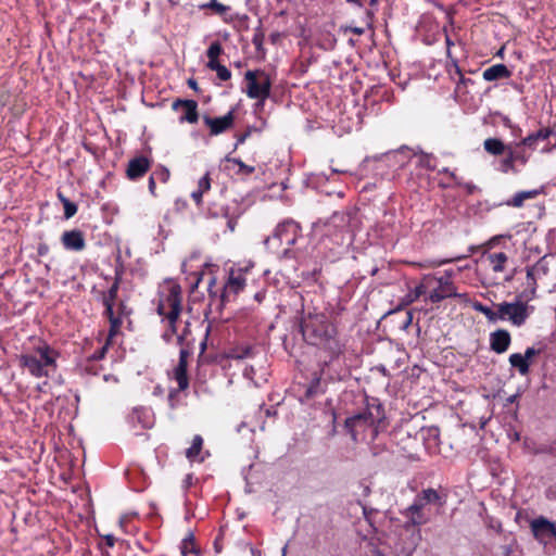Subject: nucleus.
Here are the masks:
<instances>
[{"instance_id":"obj_41","label":"nucleus","mask_w":556,"mask_h":556,"mask_svg":"<svg viewBox=\"0 0 556 556\" xmlns=\"http://www.w3.org/2000/svg\"><path fill=\"white\" fill-rule=\"evenodd\" d=\"M211 188V178H210V174L206 173L203 177H201L199 179V182H198V190H200L201 192H206L207 190H210Z\"/></svg>"},{"instance_id":"obj_1","label":"nucleus","mask_w":556,"mask_h":556,"mask_svg":"<svg viewBox=\"0 0 556 556\" xmlns=\"http://www.w3.org/2000/svg\"><path fill=\"white\" fill-rule=\"evenodd\" d=\"M304 340L323 351L330 362L338 359L345 350L346 341L339 336L337 326L325 314H308L301 324Z\"/></svg>"},{"instance_id":"obj_50","label":"nucleus","mask_w":556,"mask_h":556,"mask_svg":"<svg viewBox=\"0 0 556 556\" xmlns=\"http://www.w3.org/2000/svg\"><path fill=\"white\" fill-rule=\"evenodd\" d=\"M467 257V255H458V256H454V257H451V258H442V260H439L434 263V265L437 266H441V265H445V264H450V263H454L456 261H459V260H463Z\"/></svg>"},{"instance_id":"obj_57","label":"nucleus","mask_w":556,"mask_h":556,"mask_svg":"<svg viewBox=\"0 0 556 556\" xmlns=\"http://www.w3.org/2000/svg\"><path fill=\"white\" fill-rule=\"evenodd\" d=\"M155 178H154V175H151L150 178H149V182H148V187H149V191L152 195H155Z\"/></svg>"},{"instance_id":"obj_9","label":"nucleus","mask_w":556,"mask_h":556,"mask_svg":"<svg viewBox=\"0 0 556 556\" xmlns=\"http://www.w3.org/2000/svg\"><path fill=\"white\" fill-rule=\"evenodd\" d=\"M247 80V96L250 99L260 100L263 105L270 96L271 80L264 71H248L244 74Z\"/></svg>"},{"instance_id":"obj_12","label":"nucleus","mask_w":556,"mask_h":556,"mask_svg":"<svg viewBox=\"0 0 556 556\" xmlns=\"http://www.w3.org/2000/svg\"><path fill=\"white\" fill-rule=\"evenodd\" d=\"M187 367L188 361L179 358L177 366L173 369L172 378L177 382L178 388L170 390L168 393V405L172 409L178 406L177 396L179 393L189 387Z\"/></svg>"},{"instance_id":"obj_53","label":"nucleus","mask_w":556,"mask_h":556,"mask_svg":"<svg viewBox=\"0 0 556 556\" xmlns=\"http://www.w3.org/2000/svg\"><path fill=\"white\" fill-rule=\"evenodd\" d=\"M376 513H377V510H375V509H372V508L368 509V508H367V507H365V506L363 507V514H364V516H365V519L369 522V525H370V526H372V519H371V516H372L374 514H376Z\"/></svg>"},{"instance_id":"obj_38","label":"nucleus","mask_w":556,"mask_h":556,"mask_svg":"<svg viewBox=\"0 0 556 556\" xmlns=\"http://www.w3.org/2000/svg\"><path fill=\"white\" fill-rule=\"evenodd\" d=\"M194 536L192 533H189L181 542V555L186 556L189 552H195L193 546Z\"/></svg>"},{"instance_id":"obj_37","label":"nucleus","mask_w":556,"mask_h":556,"mask_svg":"<svg viewBox=\"0 0 556 556\" xmlns=\"http://www.w3.org/2000/svg\"><path fill=\"white\" fill-rule=\"evenodd\" d=\"M544 260H545V257H542L534 265L528 267L530 270H532L540 278L545 276L548 273V266H547V263Z\"/></svg>"},{"instance_id":"obj_11","label":"nucleus","mask_w":556,"mask_h":556,"mask_svg":"<svg viewBox=\"0 0 556 556\" xmlns=\"http://www.w3.org/2000/svg\"><path fill=\"white\" fill-rule=\"evenodd\" d=\"M498 320H509L514 326H522L529 317L527 305L520 301L498 304Z\"/></svg>"},{"instance_id":"obj_59","label":"nucleus","mask_w":556,"mask_h":556,"mask_svg":"<svg viewBox=\"0 0 556 556\" xmlns=\"http://www.w3.org/2000/svg\"><path fill=\"white\" fill-rule=\"evenodd\" d=\"M191 352L187 348H181L179 351V358L188 361Z\"/></svg>"},{"instance_id":"obj_15","label":"nucleus","mask_w":556,"mask_h":556,"mask_svg":"<svg viewBox=\"0 0 556 556\" xmlns=\"http://www.w3.org/2000/svg\"><path fill=\"white\" fill-rule=\"evenodd\" d=\"M233 121V111H229L227 114L220 117H211L210 115L203 116V122L210 128L211 136H218L223 134L232 126Z\"/></svg>"},{"instance_id":"obj_49","label":"nucleus","mask_w":556,"mask_h":556,"mask_svg":"<svg viewBox=\"0 0 556 556\" xmlns=\"http://www.w3.org/2000/svg\"><path fill=\"white\" fill-rule=\"evenodd\" d=\"M456 276V273L454 269H445L443 275L438 277L437 279L445 280L446 282H453V278Z\"/></svg>"},{"instance_id":"obj_51","label":"nucleus","mask_w":556,"mask_h":556,"mask_svg":"<svg viewBox=\"0 0 556 556\" xmlns=\"http://www.w3.org/2000/svg\"><path fill=\"white\" fill-rule=\"evenodd\" d=\"M251 130H247L243 134L237 136L235 149H237L240 144H243L245 140L250 137Z\"/></svg>"},{"instance_id":"obj_8","label":"nucleus","mask_w":556,"mask_h":556,"mask_svg":"<svg viewBox=\"0 0 556 556\" xmlns=\"http://www.w3.org/2000/svg\"><path fill=\"white\" fill-rule=\"evenodd\" d=\"M350 215L343 212H336L325 225V233L323 244L327 247V242L332 243L337 248H341L351 242L349 235Z\"/></svg>"},{"instance_id":"obj_4","label":"nucleus","mask_w":556,"mask_h":556,"mask_svg":"<svg viewBox=\"0 0 556 556\" xmlns=\"http://www.w3.org/2000/svg\"><path fill=\"white\" fill-rule=\"evenodd\" d=\"M413 148L402 146L399 149L391 150L381 154L366 156L365 163H372V169L381 178L391 179L395 175L412 164Z\"/></svg>"},{"instance_id":"obj_19","label":"nucleus","mask_w":556,"mask_h":556,"mask_svg":"<svg viewBox=\"0 0 556 556\" xmlns=\"http://www.w3.org/2000/svg\"><path fill=\"white\" fill-rule=\"evenodd\" d=\"M150 168V161L148 157L140 155L131 159L128 162L126 176L130 180H137L144 176Z\"/></svg>"},{"instance_id":"obj_62","label":"nucleus","mask_w":556,"mask_h":556,"mask_svg":"<svg viewBox=\"0 0 556 556\" xmlns=\"http://www.w3.org/2000/svg\"><path fill=\"white\" fill-rule=\"evenodd\" d=\"M412 320H413V314L410 312H407V318L404 323V328H407L412 324Z\"/></svg>"},{"instance_id":"obj_16","label":"nucleus","mask_w":556,"mask_h":556,"mask_svg":"<svg viewBox=\"0 0 556 556\" xmlns=\"http://www.w3.org/2000/svg\"><path fill=\"white\" fill-rule=\"evenodd\" d=\"M486 260L489 262V265L491 266L493 273L500 274V273H506L504 276L505 281H510L514 278L515 270L507 271L508 265H509V257L504 252H494L489 253L486 255Z\"/></svg>"},{"instance_id":"obj_36","label":"nucleus","mask_w":556,"mask_h":556,"mask_svg":"<svg viewBox=\"0 0 556 556\" xmlns=\"http://www.w3.org/2000/svg\"><path fill=\"white\" fill-rule=\"evenodd\" d=\"M223 52V47H222V43L219 41H213L208 49L206 50V55H207V63H216L218 62V56L222 54Z\"/></svg>"},{"instance_id":"obj_23","label":"nucleus","mask_w":556,"mask_h":556,"mask_svg":"<svg viewBox=\"0 0 556 556\" xmlns=\"http://www.w3.org/2000/svg\"><path fill=\"white\" fill-rule=\"evenodd\" d=\"M412 164L426 170L435 169V157L432 154L413 149Z\"/></svg>"},{"instance_id":"obj_17","label":"nucleus","mask_w":556,"mask_h":556,"mask_svg":"<svg viewBox=\"0 0 556 556\" xmlns=\"http://www.w3.org/2000/svg\"><path fill=\"white\" fill-rule=\"evenodd\" d=\"M128 421L134 427L139 426L142 429H151L154 426V413L150 407H135L128 415Z\"/></svg>"},{"instance_id":"obj_48","label":"nucleus","mask_w":556,"mask_h":556,"mask_svg":"<svg viewBox=\"0 0 556 556\" xmlns=\"http://www.w3.org/2000/svg\"><path fill=\"white\" fill-rule=\"evenodd\" d=\"M102 304L104 305V315L111 319L112 317H116L114 315V303H111V302H102Z\"/></svg>"},{"instance_id":"obj_45","label":"nucleus","mask_w":556,"mask_h":556,"mask_svg":"<svg viewBox=\"0 0 556 556\" xmlns=\"http://www.w3.org/2000/svg\"><path fill=\"white\" fill-rule=\"evenodd\" d=\"M152 175H154L155 180L166 182L169 178V170L167 168L162 167L161 169L152 173Z\"/></svg>"},{"instance_id":"obj_43","label":"nucleus","mask_w":556,"mask_h":556,"mask_svg":"<svg viewBox=\"0 0 556 556\" xmlns=\"http://www.w3.org/2000/svg\"><path fill=\"white\" fill-rule=\"evenodd\" d=\"M77 213V205L70 201V202H66L65 203V206H64V217L66 219H70L72 218L75 214Z\"/></svg>"},{"instance_id":"obj_63","label":"nucleus","mask_w":556,"mask_h":556,"mask_svg":"<svg viewBox=\"0 0 556 556\" xmlns=\"http://www.w3.org/2000/svg\"><path fill=\"white\" fill-rule=\"evenodd\" d=\"M188 86L193 90H198V83L192 78L188 80Z\"/></svg>"},{"instance_id":"obj_47","label":"nucleus","mask_w":556,"mask_h":556,"mask_svg":"<svg viewBox=\"0 0 556 556\" xmlns=\"http://www.w3.org/2000/svg\"><path fill=\"white\" fill-rule=\"evenodd\" d=\"M108 348H109V342H106L102 348H100L99 350H97L91 356L90 358L93 359V361H100L102 358H104L105 354H106V351H108Z\"/></svg>"},{"instance_id":"obj_21","label":"nucleus","mask_w":556,"mask_h":556,"mask_svg":"<svg viewBox=\"0 0 556 556\" xmlns=\"http://www.w3.org/2000/svg\"><path fill=\"white\" fill-rule=\"evenodd\" d=\"M420 494L429 507L433 506L437 509H442L446 504V495L439 490L432 488L422 489Z\"/></svg>"},{"instance_id":"obj_10","label":"nucleus","mask_w":556,"mask_h":556,"mask_svg":"<svg viewBox=\"0 0 556 556\" xmlns=\"http://www.w3.org/2000/svg\"><path fill=\"white\" fill-rule=\"evenodd\" d=\"M424 281L428 283V287H431L434 283L437 285L428 296L431 303H440L447 298L462 296V294L457 292V288L454 282H446L445 280L437 279L435 275H425Z\"/></svg>"},{"instance_id":"obj_61","label":"nucleus","mask_w":556,"mask_h":556,"mask_svg":"<svg viewBox=\"0 0 556 556\" xmlns=\"http://www.w3.org/2000/svg\"><path fill=\"white\" fill-rule=\"evenodd\" d=\"M465 188L467 189V191L469 193H473L478 188L476 185H473L472 182H468L465 185Z\"/></svg>"},{"instance_id":"obj_39","label":"nucleus","mask_w":556,"mask_h":556,"mask_svg":"<svg viewBox=\"0 0 556 556\" xmlns=\"http://www.w3.org/2000/svg\"><path fill=\"white\" fill-rule=\"evenodd\" d=\"M519 147V143L517 144L516 148H511L510 146H508V150L506 152L511 157L514 164L516 162H520L521 164H525L527 162L525 155L518 150Z\"/></svg>"},{"instance_id":"obj_35","label":"nucleus","mask_w":556,"mask_h":556,"mask_svg":"<svg viewBox=\"0 0 556 556\" xmlns=\"http://www.w3.org/2000/svg\"><path fill=\"white\" fill-rule=\"evenodd\" d=\"M538 279H540V277L536 276L532 270L527 268L526 283H527V288L529 289V293H530L527 295L528 300H531L535 296Z\"/></svg>"},{"instance_id":"obj_42","label":"nucleus","mask_w":556,"mask_h":556,"mask_svg":"<svg viewBox=\"0 0 556 556\" xmlns=\"http://www.w3.org/2000/svg\"><path fill=\"white\" fill-rule=\"evenodd\" d=\"M320 386V377L319 376H316L314 377V379L311 381L307 390H306V395L307 396H313L315 395L317 392H318V388Z\"/></svg>"},{"instance_id":"obj_13","label":"nucleus","mask_w":556,"mask_h":556,"mask_svg":"<svg viewBox=\"0 0 556 556\" xmlns=\"http://www.w3.org/2000/svg\"><path fill=\"white\" fill-rule=\"evenodd\" d=\"M530 527L540 543L547 544L551 539H556V526L542 516L533 519Z\"/></svg>"},{"instance_id":"obj_31","label":"nucleus","mask_w":556,"mask_h":556,"mask_svg":"<svg viewBox=\"0 0 556 556\" xmlns=\"http://www.w3.org/2000/svg\"><path fill=\"white\" fill-rule=\"evenodd\" d=\"M121 280H122V273L116 271L112 286L102 295V302L115 303V300L117 298V292L119 289Z\"/></svg>"},{"instance_id":"obj_6","label":"nucleus","mask_w":556,"mask_h":556,"mask_svg":"<svg viewBox=\"0 0 556 556\" xmlns=\"http://www.w3.org/2000/svg\"><path fill=\"white\" fill-rule=\"evenodd\" d=\"M181 287L177 283H169L166 291L160 292V299L156 312L167 320L168 328L163 333V339L167 343L173 341L177 332L176 321L181 313Z\"/></svg>"},{"instance_id":"obj_34","label":"nucleus","mask_w":556,"mask_h":556,"mask_svg":"<svg viewBox=\"0 0 556 556\" xmlns=\"http://www.w3.org/2000/svg\"><path fill=\"white\" fill-rule=\"evenodd\" d=\"M206 66L211 71L216 72L217 77L223 81L229 80L231 78L230 70H228L225 65H222L219 61L216 63H207Z\"/></svg>"},{"instance_id":"obj_64","label":"nucleus","mask_w":556,"mask_h":556,"mask_svg":"<svg viewBox=\"0 0 556 556\" xmlns=\"http://www.w3.org/2000/svg\"><path fill=\"white\" fill-rule=\"evenodd\" d=\"M38 253H39L40 255H45V254H47V253H48V247H47V245H45V244L39 245V248H38Z\"/></svg>"},{"instance_id":"obj_14","label":"nucleus","mask_w":556,"mask_h":556,"mask_svg":"<svg viewBox=\"0 0 556 556\" xmlns=\"http://www.w3.org/2000/svg\"><path fill=\"white\" fill-rule=\"evenodd\" d=\"M172 109L181 112L178 117L179 123L194 124L199 119L198 103L194 100L177 99L173 102Z\"/></svg>"},{"instance_id":"obj_30","label":"nucleus","mask_w":556,"mask_h":556,"mask_svg":"<svg viewBox=\"0 0 556 556\" xmlns=\"http://www.w3.org/2000/svg\"><path fill=\"white\" fill-rule=\"evenodd\" d=\"M202 445H203L202 437L199 434L194 435L191 446L189 448H187V451H186V457L191 462L198 460V462L202 463L204 460V457H199L200 452L202 450Z\"/></svg>"},{"instance_id":"obj_46","label":"nucleus","mask_w":556,"mask_h":556,"mask_svg":"<svg viewBox=\"0 0 556 556\" xmlns=\"http://www.w3.org/2000/svg\"><path fill=\"white\" fill-rule=\"evenodd\" d=\"M227 160L236 163L239 166L241 172H244L247 174H252L254 172L253 166H249V165L244 164L240 159H227Z\"/></svg>"},{"instance_id":"obj_54","label":"nucleus","mask_w":556,"mask_h":556,"mask_svg":"<svg viewBox=\"0 0 556 556\" xmlns=\"http://www.w3.org/2000/svg\"><path fill=\"white\" fill-rule=\"evenodd\" d=\"M439 173L448 175V177L453 179V181H455L457 185H460V182L458 181V177L455 175L454 172L450 170L447 167H443L442 169L439 170Z\"/></svg>"},{"instance_id":"obj_20","label":"nucleus","mask_w":556,"mask_h":556,"mask_svg":"<svg viewBox=\"0 0 556 556\" xmlns=\"http://www.w3.org/2000/svg\"><path fill=\"white\" fill-rule=\"evenodd\" d=\"M511 342L510 333L506 329H497L490 333V348L496 354L505 353Z\"/></svg>"},{"instance_id":"obj_58","label":"nucleus","mask_w":556,"mask_h":556,"mask_svg":"<svg viewBox=\"0 0 556 556\" xmlns=\"http://www.w3.org/2000/svg\"><path fill=\"white\" fill-rule=\"evenodd\" d=\"M202 195H203V192H201L200 190H195L191 193V198L194 200V202L199 205L202 201Z\"/></svg>"},{"instance_id":"obj_7","label":"nucleus","mask_w":556,"mask_h":556,"mask_svg":"<svg viewBox=\"0 0 556 556\" xmlns=\"http://www.w3.org/2000/svg\"><path fill=\"white\" fill-rule=\"evenodd\" d=\"M60 353L47 343H42L34 349L33 353L22 354L20 364L33 377H49L50 369H56V359Z\"/></svg>"},{"instance_id":"obj_25","label":"nucleus","mask_w":556,"mask_h":556,"mask_svg":"<svg viewBox=\"0 0 556 556\" xmlns=\"http://www.w3.org/2000/svg\"><path fill=\"white\" fill-rule=\"evenodd\" d=\"M552 134H553V130L551 128H548V127L541 128L538 131L532 132V134L528 135L527 137H525L520 141L519 146H527L530 148H534L539 140H546L547 138H549V136Z\"/></svg>"},{"instance_id":"obj_5","label":"nucleus","mask_w":556,"mask_h":556,"mask_svg":"<svg viewBox=\"0 0 556 556\" xmlns=\"http://www.w3.org/2000/svg\"><path fill=\"white\" fill-rule=\"evenodd\" d=\"M401 514L406 518L403 523V529L409 533L407 552L408 554H413L421 542V531L419 527L430 521V507L422 500L419 492L416 494L413 503L403 509Z\"/></svg>"},{"instance_id":"obj_28","label":"nucleus","mask_w":556,"mask_h":556,"mask_svg":"<svg viewBox=\"0 0 556 556\" xmlns=\"http://www.w3.org/2000/svg\"><path fill=\"white\" fill-rule=\"evenodd\" d=\"M540 192L538 190H525L514 194V197L505 202L508 206L520 207L523 202L529 199H534Z\"/></svg>"},{"instance_id":"obj_22","label":"nucleus","mask_w":556,"mask_h":556,"mask_svg":"<svg viewBox=\"0 0 556 556\" xmlns=\"http://www.w3.org/2000/svg\"><path fill=\"white\" fill-rule=\"evenodd\" d=\"M510 76L511 72L503 63L494 64L485 68L482 73V77L485 81H494L503 78H509Z\"/></svg>"},{"instance_id":"obj_27","label":"nucleus","mask_w":556,"mask_h":556,"mask_svg":"<svg viewBox=\"0 0 556 556\" xmlns=\"http://www.w3.org/2000/svg\"><path fill=\"white\" fill-rule=\"evenodd\" d=\"M484 150L491 155H502L507 152L508 147L501 139L488 138L483 142Z\"/></svg>"},{"instance_id":"obj_44","label":"nucleus","mask_w":556,"mask_h":556,"mask_svg":"<svg viewBox=\"0 0 556 556\" xmlns=\"http://www.w3.org/2000/svg\"><path fill=\"white\" fill-rule=\"evenodd\" d=\"M263 42H264V34L263 31L258 28L256 29V31L254 33L253 35V38H252V43L253 46L260 50L263 46Z\"/></svg>"},{"instance_id":"obj_60","label":"nucleus","mask_w":556,"mask_h":556,"mask_svg":"<svg viewBox=\"0 0 556 556\" xmlns=\"http://www.w3.org/2000/svg\"><path fill=\"white\" fill-rule=\"evenodd\" d=\"M348 29L358 36L363 35L365 31L362 27H349Z\"/></svg>"},{"instance_id":"obj_26","label":"nucleus","mask_w":556,"mask_h":556,"mask_svg":"<svg viewBox=\"0 0 556 556\" xmlns=\"http://www.w3.org/2000/svg\"><path fill=\"white\" fill-rule=\"evenodd\" d=\"M245 286V279L241 276H230L228 282L224 288V292L222 293V301L228 295V292H232L233 294L239 293Z\"/></svg>"},{"instance_id":"obj_18","label":"nucleus","mask_w":556,"mask_h":556,"mask_svg":"<svg viewBox=\"0 0 556 556\" xmlns=\"http://www.w3.org/2000/svg\"><path fill=\"white\" fill-rule=\"evenodd\" d=\"M61 242L65 250L79 252L86 247L84 235L78 229L64 231L61 237Z\"/></svg>"},{"instance_id":"obj_24","label":"nucleus","mask_w":556,"mask_h":556,"mask_svg":"<svg viewBox=\"0 0 556 556\" xmlns=\"http://www.w3.org/2000/svg\"><path fill=\"white\" fill-rule=\"evenodd\" d=\"M200 10H213L216 14L220 15L225 23H230L233 21L232 16H228L227 12L230 10V7L220 3L218 0H208L205 3L199 4Z\"/></svg>"},{"instance_id":"obj_3","label":"nucleus","mask_w":556,"mask_h":556,"mask_svg":"<svg viewBox=\"0 0 556 556\" xmlns=\"http://www.w3.org/2000/svg\"><path fill=\"white\" fill-rule=\"evenodd\" d=\"M384 419L382 405L380 403L371 404L364 412L348 417L344 421V429L353 442H372L378 437Z\"/></svg>"},{"instance_id":"obj_55","label":"nucleus","mask_w":556,"mask_h":556,"mask_svg":"<svg viewBox=\"0 0 556 556\" xmlns=\"http://www.w3.org/2000/svg\"><path fill=\"white\" fill-rule=\"evenodd\" d=\"M188 331H189V323H187L184 332L177 336V344H179L181 346L185 344V339H186V334Z\"/></svg>"},{"instance_id":"obj_2","label":"nucleus","mask_w":556,"mask_h":556,"mask_svg":"<svg viewBox=\"0 0 556 556\" xmlns=\"http://www.w3.org/2000/svg\"><path fill=\"white\" fill-rule=\"evenodd\" d=\"M304 241L301 227L294 220L278 224L271 236L264 239L266 249L280 260H296L300 256L296 245Z\"/></svg>"},{"instance_id":"obj_52","label":"nucleus","mask_w":556,"mask_h":556,"mask_svg":"<svg viewBox=\"0 0 556 556\" xmlns=\"http://www.w3.org/2000/svg\"><path fill=\"white\" fill-rule=\"evenodd\" d=\"M539 350L530 346L526 349L525 354H522V356L529 362L533 356L539 354Z\"/></svg>"},{"instance_id":"obj_33","label":"nucleus","mask_w":556,"mask_h":556,"mask_svg":"<svg viewBox=\"0 0 556 556\" xmlns=\"http://www.w3.org/2000/svg\"><path fill=\"white\" fill-rule=\"evenodd\" d=\"M428 283L426 281H421L419 285H417L414 290H412L404 298V304H410L415 302L417 299H419L422 294L426 293L428 289Z\"/></svg>"},{"instance_id":"obj_29","label":"nucleus","mask_w":556,"mask_h":556,"mask_svg":"<svg viewBox=\"0 0 556 556\" xmlns=\"http://www.w3.org/2000/svg\"><path fill=\"white\" fill-rule=\"evenodd\" d=\"M508 361H509V364L511 365V367L516 368L521 376H526V375L529 374V371H530V362H528L522 356V354H520V353H513V354H510Z\"/></svg>"},{"instance_id":"obj_56","label":"nucleus","mask_w":556,"mask_h":556,"mask_svg":"<svg viewBox=\"0 0 556 556\" xmlns=\"http://www.w3.org/2000/svg\"><path fill=\"white\" fill-rule=\"evenodd\" d=\"M110 321V326L111 328H121L122 324H123V320L121 317L116 316V317H112L111 319H109Z\"/></svg>"},{"instance_id":"obj_40","label":"nucleus","mask_w":556,"mask_h":556,"mask_svg":"<svg viewBox=\"0 0 556 556\" xmlns=\"http://www.w3.org/2000/svg\"><path fill=\"white\" fill-rule=\"evenodd\" d=\"M498 170L503 173H508L510 170H514V162L511 157L506 153V156L498 164Z\"/></svg>"},{"instance_id":"obj_32","label":"nucleus","mask_w":556,"mask_h":556,"mask_svg":"<svg viewBox=\"0 0 556 556\" xmlns=\"http://www.w3.org/2000/svg\"><path fill=\"white\" fill-rule=\"evenodd\" d=\"M472 307L475 311L482 313L490 323H496L498 320V308L493 311L491 307L480 302L473 303Z\"/></svg>"}]
</instances>
